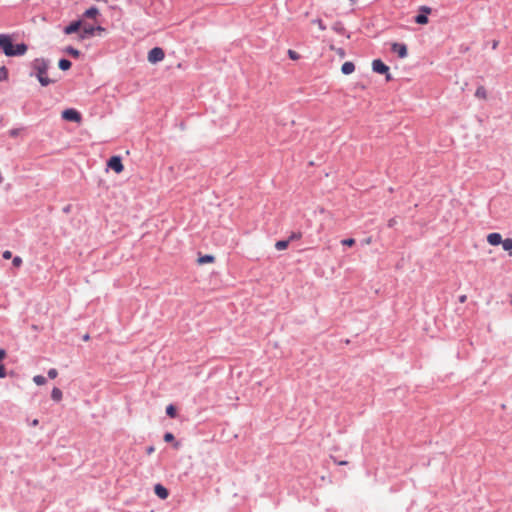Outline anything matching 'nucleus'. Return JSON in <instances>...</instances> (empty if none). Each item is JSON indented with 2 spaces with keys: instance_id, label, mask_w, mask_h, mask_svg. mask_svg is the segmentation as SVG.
Listing matches in <instances>:
<instances>
[{
  "instance_id": "2eb2a0df",
  "label": "nucleus",
  "mask_w": 512,
  "mask_h": 512,
  "mask_svg": "<svg viewBox=\"0 0 512 512\" xmlns=\"http://www.w3.org/2000/svg\"><path fill=\"white\" fill-rule=\"evenodd\" d=\"M62 397H63V393H62L61 389L54 387L51 391L52 400H54L55 402H60L62 400Z\"/></svg>"
},
{
  "instance_id": "b1692460",
  "label": "nucleus",
  "mask_w": 512,
  "mask_h": 512,
  "mask_svg": "<svg viewBox=\"0 0 512 512\" xmlns=\"http://www.w3.org/2000/svg\"><path fill=\"white\" fill-rule=\"evenodd\" d=\"M33 381L36 385H44L46 383V378L43 375H36L33 377Z\"/></svg>"
},
{
  "instance_id": "c9c22d12",
  "label": "nucleus",
  "mask_w": 512,
  "mask_h": 512,
  "mask_svg": "<svg viewBox=\"0 0 512 512\" xmlns=\"http://www.w3.org/2000/svg\"><path fill=\"white\" fill-rule=\"evenodd\" d=\"M2 257H3L4 259H10V258L12 257V252H11V251H9V250H5V251L3 252V254H2Z\"/></svg>"
},
{
  "instance_id": "4be33fe9",
  "label": "nucleus",
  "mask_w": 512,
  "mask_h": 512,
  "mask_svg": "<svg viewBox=\"0 0 512 512\" xmlns=\"http://www.w3.org/2000/svg\"><path fill=\"white\" fill-rule=\"evenodd\" d=\"M502 247L505 251H511L512 250V238H506L502 239Z\"/></svg>"
},
{
  "instance_id": "bb28decb",
  "label": "nucleus",
  "mask_w": 512,
  "mask_h": 512,
  "mask_svg": "<svg viewBox=\"0 0 512 512\" xmlns=\"http://www.w3.org/2000/svg\"><path fill=\"white\" fill-rule=\"evenodd\" d=\"M21 131H22L21 128H13V129H10L8 133H9V136L15 138L20 134Z\"/></svg>"
},
{
  "instance_id": "393cba45",
  "label": "nucleus",
  "mask_w": 512,
  "mask_h": 512,
  "mask_svg": "<svg viewBox=\"0 0 512 512\" xmlns=\"http://www.w3.org/2000/svg\"><path fill=\"white\" fill-rule=\"evenodd\" d=\"M333 30L339 34H343L345 32V28L340 22L334 24Z\"/></svg>"
},
{
  "instance_id": "9b49d317",
  "label": "nucleus",
  "mask_w": 512,
  "mask_h": 512,
  "mask_svg": "<svg viewBox=\"0 0 512 512\" xmlns=\"http://www.w3.org/2000/svg\"><path fill=\"white\" fill-rule=\"evenodd\" d=\"M487 241L492 246H497L502 242V236L500 233L493 232L487 236Z\"/></svg>"
},
{
  "instance_id": "473e14b6",
  "label": "nucleus",
  "mask_w": 512,
  "mask_h": 512,
  "mask_svg": "<svg viewBox=\"0 0 512 512\" xmlns=\"http://www.w3.org/2000/svg\"><path fill=\"white\" fill-rule=\"evenodd\" d=\"M300 238H301V233L293 232L287 240H289V242H290L292 240H296V239H300Z\"/></svg>"
},
{
  "instance_id": "c03bdc74",
  "label": "nucleus",
  "mask_w": 512,
  "mask_h": 512,
  "mask_svg": "<svg viewBox=\"0 0 512 512\" xmlns=\"http://www.w3.org/2000/svg\"><path fill=\"white\" fill-rule=\"evenodd\" d=\"M394 223H395V220L394 219H390L389 220V224H388L389 227H392L394 225Z\"/></svg>"
},
{
  "instance_id": "c756f323",
  "label": "nucleus",
  "mask_w": 512,
  "mask_h": 512,
  "mask_svg": "<svg viewBox=\"0 0 512 512\" xmlns=\"http://www.w3.org/2000/svg\"><path fill=\"white\" fill-rule=\"evenodd\" d=\"M47 375L50 379H54L58 375V371L55 368H51L48 370Z\"/></svg>"
},
{
  "instance_id": "ddd939ff",
  "label": "nucleus",
  "mask_w": 512,
  "mask_h": 512,
  "mask_svg": "<svg viewBox=\"0 0 512 512\" xmlns=\"http://www.w3.org/2000/svg\"><path fill=\"white\" fill-rule=\"evenodd\" d=\"M98 15H99L98 8L96 6H92L84 12L83 17L89 18V19H95Z\"/></svg>"
},
{
  "instance_id": "79ce46f5",
  "label": "nucleus",
  "mask_w": 512,
  "mask_h": 512,
  "mask_svg": "<svg viewBox=\"0 0 512 512\" xmlns=\"http://www.w3.org/2000/svg\"><path fill=\"white\" fill-rule=\"evenodd\" d=\"M39 424L38 419H34L31 423L32 426H37Z\"/></svg>"
},
{
  "instance_id": "423d86ee",
  "label": "nucleus",
  "mask_w": 512,
  "mask_h": 512,
  "mask_svg": "<svg viewBox=\"0 0 512 512\" xmlns=\"http://www.w3.org/2000/svg\"><path fill=\"white\" fill-rule=\"evenodd\" d=\"M391 50L394 53H396L399 58H405L408 55L407 46L404 43H393L391 46Z\"/></svg>"
},
{
  "instance_id": "39448f33",
  "label": "nucleus",
  "mask_w": 512,
  "mask_h": 512,
  "mask_svg": "<svg viewBox=\"0 0 512 512\" xmlns=\"http://www.w3.org/2000/svg\"><path fill=\"white\" fill-rule=\"evenodd\" d=\"M107 167L116 173H121L124 170V165L120 156H112L107 161Z\"/></svg>"
},
{
  "instance_id": "49530a36",
  "label": "nucleus",
  "mask_w": 512,
  "mask_h": 512,
  "mask_svg": "<svg viewBox=\"0 0 512 512\" xmlns=\"http://www.w3.org/2000/svg\"><path fill=\"white\" fill-rule=\"evenodd\" d=\"M83 339H84V340H88V339H89V335H87V334H86V335L83 337Z\"/></svg>"
},
{
  "instance_id": "ea45409f",
  "label": "nucleus",
  "mask_w": 512,
  "mask_h": 512,
  "mask_svg": "<svg viewBox=\"0 0 512 512\" xmlns=\"http://www.w3.org/2000/svg\"><path fill=\"white\" fill-rule=\"evenodd\" d=\"M154 450H155L154 446H149V447H147V449H146V453H147L148 455H150V454H152V453L154 452Z\"/></svg>"
},
{
  "instance_id": "1a4fd4ad",
  "label": "nucleus",
  "mask_w": 512,
  "mask_h": 512,
  "mask_svg": "<svg viewBox=\"0 0 512 512\" xmlns=\"http://www.w3.org/2000/svg\"><path fill=\"white\" fill-rule=\"evenodd\" d=\"M81 27H82V20L79 19V20L72 21L69 25L65 26L63 31L66 35H70V34L79 32Z\"/></svg>"
},
{
  "instance_id": "e433bc0d",
  "label": "nucleus",
  "mask_w": 512,
  "mask_h": 512,
  "mask_svg": "<svg viewBox=\"0 0 512 512\" xmlns=\"http://www.w3.org/2000/svg\"><path fill=\"white\" fill-rule=\"evenodd\" d=\"M315 22L318 24V26H319V28H320L321 30H325V29H326V27H325V25L323 24V21H322L321 19H317Z\"/></svg>"
},
{
  "instance_id": "20e7f679",
  "label": "nucleus",
  "mask_w": 512,
  "mask_h": 512,
  "mask_svg": "<svg viewBox=\"0 0 512 512\" xmlns=\"http://www.w3.org/2000/svg\"><path fill=\"white\" fill-rule=\"evenodd\" d=\"M165 57V52L161 47H154L148 52L147 59L150 63L156 64L161 62Z\"/></svg>"
},
{
  "instance_id": "a19ab883",
  "label": "nucleus",
  "mask_w": 512,
  "mask_h": 512,
  "mask_svg": "<svg viewBox=\"0 0 512 512\" xmlns=\"http://www.w3.org/2000/svg\"><path fill=\"white\" fill-rule=\"evenodd\" d=\"M384 75H385L387 81H390L392 79V76L389 71L387 73H384Z\"/></svg>"
},
{
  "instance_id": "58836bf2",
  "label": "nucleus",
  "mask_w": 512,
  "mask_h": 512,
  "mask_svg": "<svg viewBox=\"0 0 512 512\" xmlns=\"http://www.w3.org/2000/svg\"><path fill=\"white\" fill-rule=\"evenodd\" d=\"M498 45H499V41H498V40H493V41L491 42V48H492L493 50H495V49L498 47Z\"/></svg>"
},
{
  "instance_id": "6e6552de",
  "label": "nucleus",
  "mask_w": 512,
  "mask_h": 512,
  "mask_svg": "<svg viewBox=\"0 0 512 512\" xmlns=\"http://www.w3.org/2000/svg\"><path fill=\"white\" fill-rule=\"evenodd\" d=\"M81 31L79 33V38L81 40H84V39H88V38H91L95 35L94 33V26L91 25V24H83L82 23V27H81Z\"/></svg>"
},
{
  "instance_id": "6ab92c4d",
  "label": "nucleus",
  "mask_w": 512,
  "mask_h": 512,
  "mask_svg": "<svg viewBox=\"0 0 512 512\" xmlns=\"http://www.w3.org/2000/svg\"><path fill=\"white\" fill-rule=\"evenodd\" d=\"M475 96H476L477 98H480V99H486V97H487V91H486L485 87H483V86H479V87L476 89Z\"/></svg>"
},
{
  "instance_id": "2f4dec72",
  "label": "nucleus",
  "mask_w": 512,
  "mask_h": 512,
  "mask_svg": "<svg viewBox=\"0 0 512 512\" xmlns=\"http://www.w3.org/2000/svg\"><path fill=\"white\" fill-rule=\"evenodd\" d=\"M288 55L292 60H297L299 58L298 53L293 50H288Z\"/></svg>"
},
{
  "instance_id": "7c9ffc66",
  "label": "nucleus",
  "mask_w": 512,
  "mask_h": 512,
  "mask_svg": "<svg viewBox=\"0 0 512 512\" xmlns=\"http://www.w3.org/2000/svg\"><path fill=\"white\" fill-rule=\"evenodd\" d=\"M419 11H420V13L425 14L426 16H428V14L431 13V8L428 7V6H421Z\"/></svg>"
},
{
  "instance_id": "dca6fc26",
  "label": "nucleus",
  "mask_w": 512,
  "mask_h": 512,
  "mask_svg": "<svg viewBox=\"0 0 512 512\" xmlns=\"http://www.w3.org/2000/svg\"><path fill=\"white\" fill-rule=\"evenodd\" d=\"M64 52L72 56L73 58H78L81 55V52L73 46H67L64 49Z\"/></svg>"
},
{
  "instance_id": "a211bd4d",
  "label": "nucleus",
  "mask_w": 512,
  "mask_h": 512,
  "mask_svg": "<svg viewBox=\"0 0 512 512\" xmlns=\"http://www.w3.org/2000/svg\"><path fill=\"white\" fill-rule=\"evenodd\" d=\"M414 20L417 24H420V25H425L429 21L428 16H426L425 14H422V13H419L418 15H416Z\"/></svg>"
},
{
  "instance_id": "0eeeda50",
  "label": "nucleus",
  "mask_w": 512,
  "mask_h": 512,
  "mask_svg": "<svg viewBox=\"0 0 512 512\" xmlns=\"http://www.w3.org/2000/svg\"><path fill=\"white\" fill-rule=\"evenodd\" d=\"M372 70L378 74L387 73L390 68L381 59H375L372 62Z\"/></svg>"
},
{
  "instance_id": "f3484780",
  "label": "nucleus",
  "mask_w": 512,
  "mask_h": 512,
  "mask_svg": "<svg viewBox=\"0 0 512 512\" xmlns=\"http://www.w3.org/2000/svg\"><path fill=\"white\" fill-rule=\"evenodd\" d=\"M214 260H215V258L213 255L206 254V255L200 256L198 258V263L199 264L212 263V262H214Z\"/></svg>"
},
{
  "instance_id": "4468645a",
  "label": "nucleus",
  "mask_w": 512,
  "mask_h": 512,
  "mask_svg": "<svg viewBox=\"0 0 512 512\" xmlns=\"http://www.w3.org/2000/svg\"><path fill=\"white\" fill-rule=\"evenodd\" d=\"M72 66V63L70 60L66 59V58H61L58 62V67L59 69H61L62 71H67L71 68Z\"/></svg>"
},
{
  "instance_id": "f704fd0d",
  "label": "nucleus",
  "mask_w": 512,
  "mask_h": 512,
  "mask_svg": "<svg viewBox=\"0 0 512 512\" xmlns=\"http://www.w3.org/2000/svg\"><path fill=\"white\" fill-rule=\"evenodd\" d=\"M7 375L5 366L3 364H0V378H5Z\"/></svg>"
},
{
  "instance_id": "a878e982",
  "label": "nucleus",
  "mask_w": 512,
  "mask_h": 512,
  "mask_svg": "<svg viewBox=\"0 0 512 512\" xmlns=\"http://www.w3.org/2000/svg\"><path fill=\"white\" fill-rule=\"evenodd\" d=\"M163 439L165 442L169 443V442H173L175 440V437L171 432H166L164 434Z\"/></svg>"
},
{
  "instance_id": "f03ea898",
  "label": "nucleus",
  "mask_w": 512,
  "mask_h": 512,
  "mask_svg": "<svg viewBox=\"0 0 512 512\" xmlns=\"http://www.w3.org/2000/svg\"><path fill=\"white\" fill-rule=\"evenodd\" d=\"M32 67L36 71L35 76L37 77L39 83L46 87L53 83L54 81L47 77V71L49 68V61L44 58H36L32 62Z\"/></svg>"
},
{
  "instance_id": "f257e3e1",
  "label": "nucleus",
  "mask_w": 512,
  "mask_h": 512,
  "mask_svg": "<svg viewBox=\"0 0 512 512\" xmlns=\"http://www.w3.org/2000/svg\"><path fill=\"white\" fill-rule=\"evenodd\" d=\"M0 49L7 57H15L24 55L28 46L23 42L14 45L11 35L0 34Z\"/></svg>"
},
{
  "instance_id": "72a5a7b5",
  "label": "nucleus",
  "mask_w": 512,
  "mask_h": 512,
  "mask_svg": "<svg viewBox=\"0 0 512 512\" xmlns=\"http://www.w3.org/2000/svg\"><path fill=\"white\" fill-rule=\"evenodd\" d=\"M106 29L104 27H102L101 25H97V26H94V33H102V32H105Z\"/></svg>"
},
{
  "instance_id": "cd10ccee",
  "label": "nucleus",
  "mask_w": 512,
  "mask_h": 512,
  "mask_svg": "<svg viewBox=\"0 0 512 512\" xmlns=\"http://www.w3.org/2000/svg\"><path fill=\"white\" fill-rule=\"evenodd\" d=\"M342 244L344 246L351 247V246H353L355 244V239H353V238H346V239L342 240Z\"/></svg>"
},
{
  "instance_id": "4c0bfd02",
  "label": "nucleus",
  "mask_w": 512,
  "mask_h": 512,
  "mask_svg": "<svg viewBox=\"0 0 512 512\" xmlns=\"http://www.w3.org/2000/svg\"><path fill=\"white\" fill-rule=\"evenodd\" d=\"M6 351L3 348H0V362L5 358Z\"/></svg>"
},
{
  "instance_id": "412c9836",
  "label": "nucleus",
  "mask_w": 512,
  "mask_h": 512,
  "mask_svg": "<svg viewBox=\"0 0 512 512\" xmlns=\"http://www.w3.org/2000/svg\"><path fill=\"white\" fill-rule=\"evenodd\" d=\"M166 414L170 417V418H175L177 416V410H176V407L173 405V404H169L167 407H166Z\"/></svg>"
},
{
  "instance_id": "de8ad7c7",
  "label": "nucleus",
  "mask_w": 512,
  "mask_h": 512,
  "mask_svg": "<svg viewBox=\"0 0 512 512\" xmlns=\"http://www.w3.org/2000/svg\"><path fill=\"white\" fill-rule=\"evenodd\" d=\"M356 1H357V0H350V2H351L352 4H354Z\"/></svg>"
},
{
  "instance_id": "37998d69",
  "label": "nucleus",
  "mask_w": 512,
  "mask_h": 512,
  "mask_svg": "<svg viewBox=\"0 0 512 512\" xmlns=\"http://www.w3.org/2000/svg\"><path fill=\"white\" fill-rule=\"evenodd\" d=\"M465 300H466V296L465 295H462V296L459 297V301L460 302L463 303Z\"/></svg>"
},
{
  "instance_id": "a18cd8bd",
  "label": "nucleus",
  "mask_w": 512,
  "mask_h": 512,
  "mask_svg": "<svg viewBox=\"0 0 512 512\" xmlns=\"http://www.w3.org/2000/svg\"><path fill=\"white\" fill-rule=\"evenodd\" d=\"M345 464H347V462H346V461H341V462H339V465H345Z\"/></svg>"
},
{
  "instance_id": "f8f14e48",
  "label": "nucleus",
  "mask_w": 512,
  "mask_h": 512,
  "mask_svg": "<svg viewBox=\"0 0 512 512\" xmlns=\"http://www.w3.org/2000/svg\"><path fill=\"white\" fill-rule=\"evenodd\" d=\"M355 70V65L353 62L351 61H347V62H344L342 64V67H341V72L344 74V75H349L351 73H353Z\"/></svg>"
},
{
  "instance_id": "aec40b11",
  "label": "nucleus",
  "mask_w": 512,
  "mask_h": 512,
  "mask_svg": "<svg viewBox=\"0 0 512 512\" xmlns=\"http://www.w3.org/2000/svg\"><path fill=\"white\" fill-rule=\"evenodd\" d=\"M289 245V240H279L275 243V248L276 250L278 251H281V250H284L288 247Z\"/></svg>"
},
{
  "instance_id": "7ed1b4c3",
  "label": "nucleus",
  "mask_w": 512,
  "mask_h": 512,
  "mask_svg": "<svg viewBox=\"0 0 512 512\" xmlns=\"http://www.w3.org/2000/svg\"><path fill=\"white\" fill-rule=\"evenodd\" d=\"M61 116L62 119L75 123H80L82 120L81 113L74 108H68L63 110Z\"/></svg>"
},
{
  "instance_id": "9d476101",
  "label": "nucleus",
  "mask_w": 512,
  "mask_h": 512,
  "mask_svg": "<svg viewBox=\"0 0 512 512\" xmlns=\"http://www.w3.org/2000/svg\"><path fill=\"white\" fill-rule=\"evenodd\" d=\"M154 492L162 500H165L169 496L168 489L162 484H156L154 486Z\"/></svg>"
},
{
  "instance_id": "5701e85b",
  "label": "nucleus",
  "mask_w": 512,
  "mask_h": 512,
  "mask_svg": "<svg viewBox=\"0 0 512 512\" xmlns=\"http://www.w3.org/2000/svg\"><path fill=\"white\" fill-rule=\"evenodd\" d=\"M8 79V69L5 66L0 67V82Z\"/></svg>"
},
{
  "instance_id": "c85d7f7f",
  "label": "nucleus",
  "mask_w": 512,
  "mask_h": 512,
  "mask_svg": "<svg viewBox=\"0 0 512 512\" xmlns=\"http://www.w3.org/2000/svg\"><path fill=\"white\" fill-rule=\"evenodd\" d=\"M22 262H23V261H22V258H21V257H19V256H15V257L13 258L12 264H13V266H14V267H20V266L22 265Z\"/></svg>"
}]
</instances>
